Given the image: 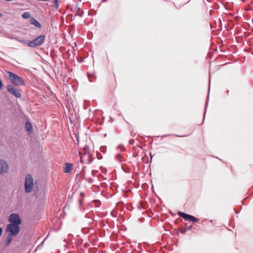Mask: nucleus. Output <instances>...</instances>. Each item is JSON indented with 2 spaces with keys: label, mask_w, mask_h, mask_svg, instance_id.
<instances>
[{
  "label": "nucleus",
  "mask_w": 253,
  "mask_h": 253,
  "mask_svg": "<svg viewBox=\"0 0 253 253\" xmlns=\"http://www.w3.org/2000/svg\"><path fill=\"white\" fill-rule=\"evenodd\" d=\"M22 16L24 19H28L30 17V14L29 12H25L22 14Z\"/></svg>",
  "instance_id": "f8f14e48"
},
{
  "label": "nucleus",
  "mask_w": 253,
  "mask_h": 253,
  "mask_svg": "<svg viewBox=\"0 0 253 253\" xmlns=\"http://www.w3.org/2000/svg\"><path fill=\"white\" fill-rule=\"evenodd\" d=\"M9 167L6 162L1 160V173H6L8 171Z\"/></svg>",
  "instance_id": "6e6552de"
},
{
  "label": "nucleus",
  "mask_w": 253,
  "mask_h": 253,
  "mask_svg": "<svg viewBox=\"0 0 253 253\" xmlns=\"http://www.w3.org/2000/svg\"><path fill=\"white\" fill-rule=\"evenodd\" d=\"M117 160L120 163L123 161V157L121 154H117L116 156Z\"/></svg>",
  "instance_id": "ddd939ff"
},
{
  "label": "nucleus",
  "mask_w": 253,
  "mask_h": 253,
  "mask_svg": "<svg viewBox=\"0 0 253 253\" xmlns=\"http://www.w3.org/2000/svg\"><path fill=\"white\" fill-rule=\"evenodd\" d=\"M30 23L38 28H40L41 27V25L40 22L34 18H31Z\"/></svg>",
  "instance_id": "9b49d317"
},
{
  "label": "nucleus",
  "mask_w": 253,
  "mask_h": 253,
  "mask_svg": "<svg viewBox=\"0 0 253 253\" xmlns=\"http://www.w3.org/2000/svg\"><path fill=\"white\" fill-rule=\"evenodd\" d=\"M45 37L44 35H41L36 39L29 41L27 45L31 47H34L41 45L45 41Z\"/></svg>",
  "instance_id": "7ed1b4c3"
},
{
  "label": "nucleus",
  "mask_w": 253,
  "mask_h": 253,
  "mask_svg": "<svg viewBox=\"0 0 253 253\" xmlns=\"http://www.w3.org/2000/svg\"><path fill=\"white\" fill-rule=\"evenodd\" d=\"M5 76L10 81L11 83L16 86L25 85V82L23 79L12 72L7 71Z\"/></svg>",
  "instance_id": "f03ea898"
},
{
  "label": "nucleus",
  "mask_w": 253,
  "mask_h": 253,
  "mask_svg": "<svg viewBox=\"0 0 253 253\" xmlns=\"http://www.w3.org/2000/svg\"><path fill=\"white\" fill-rule=\"evenodd\" d=\"M58 3V0H54V3L57 6Z\"/></svg>",
  "instance_id": "dca6fc26"
},
{
  "label": "nucleus",
  "mask_w": 253,
  "mask_h": 253,
  "mask_svg": "<svg viewBox=\"0 0 253 253\" xmlns=\"http://www.w3.org/2000/svg\"><path fill=\"white\" fill-rule=\"evenodd\" d=\"M106 0H103V2H104V1H106Z\"/></svg>",
  "instance_id": "a211bd4d"
},
{
  "label": "nucleus",
  "mask_w": 253,
  "mask_h": 253,
  "mask_svg": "<svg viewBox=\"0 0 253 253\" xmlns=\"http://www.w3.org/2000/svg\"><path fill=\"white\" fill-rule=\"evenodd\" d=\"M118 148H120L121 149V151H123L124 149V148L123 146H119V147H118Z\"/></svg>",
  "instance_id": "2eb2a0df"
},
{
  "label": "nucleus",
  "mask_w": 253,
  "mask_h": 253,
  "mask_svg": "<svg viewBox=\"0 0 253 253\" xmlns=\"http://www.w3.org/2000/svg\"><path fill=\"white\" fill-rule=\"evenodd\" d=\"M7 90L9 93L14 95L17 98H20L21 97V93L20 90L15 87L12 85H8L7 86Z\"/></svg>",
  "instance_id": "423d86ee"
},
{
  "label": "nucleus",
  "mask_w": 253,
  "mask_h": 253,
  "mask_svg": "<svg viewBox=\"0 0 253 253\" xmlns=\"http://www.w3.org/2000/svg\"><path fill=\"white\" fill-rule=\"evenodd\" d=\"M34 187L33 178L31 175H27L25 181V188L26 193L31 192Z\"/></svg>",
  "instance_id": "20e7f679"
},
{
  "label": "nucleus",
  "mask_w": 253,
  "mask_h": 253,
  "mask_svg": "<svg viewBox=\"0 0 253 253\" xmlns=\"http://www.w3.org/2000/svg\"><path fill=\"white\" fill-rule=\"evenodd\" d=\"M88 79H89V81H90V82H92V81L91 80V79H90V77H89V74H88Z\"/></svg>",
  "instance_id": "f3484780"
},
{
  "label": "nucleus",
  "mask_w": 253,
  "mask_h": 253,
  "mask_svg": "<svg viewBox=\"0 0 253 253\" xmlns=\"http://www.w3.org/2000/svg\"><path fill=\"white\" fill-rule=\"evenodd\" d=\"M178 215L180 217H182L185 220L191 221H192L193 222H198V219L196 218H195L194 216H192V215H189V214H187L184 213L182 212H178Z\"/></svg>",
  "instance_id": "0eeeda50"
},
{
  "label": "nucleus",
  "mask_w": 253,
  "mask_h": 253,
  "mask_svg": "<svg viewBox=\"0 0 253 253\" xmlns=\"http://www.w3.org/2000/svg\"><path fill=\"white\" fill-rule=\"evenodd\" d=\"M9 224H13L18 225H20L22 223V220L17 213H13L10 214L8 218Z\"/></svg>",
  "instance_id": "39448f33"
},
{
  "label": "nucleus",
  "mask_w": 253,
  "mask_h": 253,
  "mask_svg": "<svg viewBox=\"0 0 253 253\" xmlns=\"http://www.w3.org/2000/svg\"><path fill=\"white\" fill-rule=\"evenodd\" d=\"M73 169V165L71 163H67L64 168V171L65 173H69Z\"/></svg>",
  "instance_id": "1a4fd4ad"
},
{
  "label": "nucleus",
  "mask_w": 253,
  "mask_h": 253,
  "mask_svg": "<svg viewBox=\"0 0 253 253\" xmlns=\"http://www.w3.org/2000/svg\"><path fill=\"white\" fill-rule=\"evenodd\" d=\"M25 128L29 134H31L32 132L33 126L29 122H26L25 124Z\"/></svg>",
  "instance_id": "9d476101"
},
{
  "label": "nucleus",
  "mask_w": 253,
  "mask_h": 253,
  "mask_svg": "<svg viewBox=\"0 0 253 253\" xmlns=\"http://www.w3.org/2000/svg\"><path fill=\"white\" fill-rule=\"evenodd\" d=\"M20 231V225L8 224L5 229L6 236L4 237V245L6 246L9 245L13 237L16 236Z\"/></svg>",
  "instance_id": "f257e3e1"
},
{
  "label": "nucleus",
  "mask_w": 253,
  "mask_h": 253,
  "mask_svg": "<svg viewBox=\"0 0 253 253\" xmlns=\"http://www.w3.org/2000/svg\"><path fill=\"white\" fill-rule=\"evenodd\" d=\"M84 156L86 157V158L89 159L90 158V155L89 154V153H87L86 154H85L84 156H81V160L82 162L84 161Z\"/></svg>",
  "instance_id": "4468645a"
}]
</instances>
